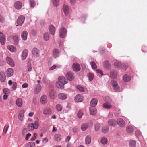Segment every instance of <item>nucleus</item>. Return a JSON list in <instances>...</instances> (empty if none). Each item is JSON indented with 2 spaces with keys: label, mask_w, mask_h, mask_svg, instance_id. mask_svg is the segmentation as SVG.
I'll return each instance as SVG.
<instances>
[{
  "label": "nucleus",
  "mask_w": 147,
  "mask_h": 147,
  "mask_svg": "<svg viewBox=\"0 0 147 147\" xmlns=\"http://www.w3.org/2000/svg\"><path fill=\"white\" fill-rule=\"evenodd\" d=\"M67 83L65 77L61 76L58 78V81L56 82V85L58 88L63 89V88L64 86Z\"/></svg>",
  "instance_id": "f257e3e1"
},
{
  "label": "nucleus",
  "mask_w": 147,
  "mask_h": 147,
  "mask_svg": "<svg viewBox=\"0 0 147 147\" xmlns=\"http://www.w3.org/2000/svg\"><path fill=\"white\" fill-rule=\"evenodd\" d=\"M114 65L116 68L121 67L124 70H125L128 67L127 63L121 64L120 62L118 61L114 63Z\"/></svg>",
  "instance_id": "f03ea898"
},
{
  "label": "nucleus",
  "mask_w": 147,
  "mask_h": 147,
  "mask_svg": "<svg viewBox=\"0 0 147 147\" xmlns=\"http://www.w3.org/2000/svg\"><path fill=\"white\" fill-rule=\"evenodd\" d=\"M59 36L60 38H64L66 36L67 30L64 27H61L59 30Z\"/></svg>",
  "instance_id": "7ed1b4c3"
},
{
  "label": "nucleus",
  "mask_w": 147,
  "mask_h": 147,
  "mask_svg": "<svg viewBox=\"0 0 147 147\" xmlns=\"http://www.w3.org/2000/svg\"><path fill=\"white\" fill-rule=\"evenodd\" d=\"M111 84L112 86L114 88L113 90L114 91L119 92L120 88L118 86V83L117 82L114 80L112 81Z\"/></svg>",
  "instance_id": "20e7f679"
},
{
  "label": "nucleus",
  "mask_w": 147,
  "mask_h": 147,
  "mask_svg": "<svg viewBox=\"0 0 147 147\" xmlns=\"http://www.w3.org/2000/svg\"><path fill=\"white\" fill-rule=\"evenodd\" d=\"M25 20V17L22 15L19 16L17 20V24L19 26H21L24 23Z\"/></svg>",
  "instance_id": "39448f33"
},
{
  "label": "nucleus",
  "mask_w": 147,
  "mask_h": 147,
  "mask_svg": "<svg viewBox=\"0 0 147 147\" xmlns=\"http://www.w3.org/2000/svg\"><path fill=\"white\" fill-rule=\"evenodd\" d=\"M5 74L7 77H11L14 74V70L12 68H9L6 71Z\"/></svg>",
  "instance_id": "423d86ee"
},
{
  "label": "nucleus",
  "mask_w": 147,
  "mask_h": 147,
  "mask_svg": "<svg viewBox=\"0 0 147 147\" xmlns=\"http://www.w3.org/2000/svg\"><path fill=\"white\" fill-rule=\"evenodd\" d=\"M66 77L69 81H72L74 78V73L71 72H68L66 74Z\"/></svg>",
  "instance_id": "0eeeda50"
},
{
  "label": "nucleus",
  "mask_w": 147,
  "mask_h": 147,
  "mask_svg": "<svg viewBox=\"0 0 147 147\" xmlns=\"http://www.w3.org/2000/svg\"><path fill=\"white\" fill-rule=\"evenodd\" d=\"M84 97L81 94H78L75 97V101L76 102H82L84 100Z\"/></svg>",
  "instance_id": "6e6552de"
},
{
  "label": "nucleus",
  "mask_w": 147,
  "mask_h": 147,
  "mask_svg": "<svg viewBox=\"0 0 147 147\" xmlns=\"http://www.w3.org/2000/svg\"><path fill=\"white\" fill-rule=\"evenodd\" d=\"M6 61L7 63L11 67H13L15 66L14 63L10 57H7L6 58Z\"/></svg>",
  "instance_id": "1a4fd4ad"
},
{
  "label": "nucleus",
  "mask_w": 147,
  "mask_h": 147,
  "mask_svg": "<svg viewBox=\"0 0 147 147\" xmlns=\"http://www.w3.org/2000/svg\"><path fill=\"white\" fill-rule=\"evenodd\" d=\"M6 39L4 34L0 32V42L2 45H4L5 43Z\"/></svg>",
  "instance_id": "9d476101"
},
{
  "label": "nucleus",
  "mask_w": 147,
  "mask_h": 147,
  "mask_svg": "<svg viewBox=\"0 0 147 147\" xmlns=\"http://www.w3.org/2000/svg\"><path fill=\"white\" fill-rule=\"evenodd\" d=\"M117 123L120 127H123L125 125V121L122 119H118L117 121Z\"/></svg>",
  "instance_id": "9b49d317"
},
{
  "label": "nucleus",
  "mask_w": 147,
  "mask_h": 147,
  "mask_svg": "<svg viewBox=\"0 0 147 147\" xmlns=\"http://www.w3.org/2000/svg\"><path fill=\"white\" fill-rule=\"evenodd\" d=\"M6 80V76L4 72L0 71V80L2 82H5Z\"/></svg>",
  "instance_id": "f8f14e48"
},
{
  "label": "nucleus",
  "mask_w": 147,
  "mask_h": 147,
  "mask_svg": "<svg viewBox=\"0 0 147 147\" xmlns=\"http://www.w3.org/2000/svg\"><path fill=\"white\" fill-rule=\"evenodd\" d=\"M28 50L26 49H25L23 50L21 55L22 59L24 60L26 58L28 55Z\"/></svg>",
  "instance_id": "ddd939ff"
},
{
  "label": "nucleus",
  "mask_w": 147,
  "mask_h": 147,
  "mask_svg": "<svg viewBox=\"0 0 147 147\" xmlns=\"http://www.w3.org/2000/svg\"><path fill=\"white\" fill-rule=\"evenodd\" d=\"M52 111L51 109L48 107L45 108L43 111V114L45 115H49L51 114Z\"/></svg>",
  "instance_id": "4468645a"
},
{
  "label": "nucleus",
  "mask_w": 147,
  "mask_h": 147,
  "mask_svg": "<svg viewBox=\"0 0 147 147\" xmlns=\"http://www.w3.org/2000/svg\"><path fill=\"white\" fill-rule=\"evenodd\" d=\"M72 68L74 71H78L80 69L79 64L77 63H74L72 66Z\"/></svg>",
  "instance_id": "2eb2a0df"
},
{
  "label": "nucleus",
  "mask_w": 147,
  "mask_h": 147,
  "mask_svg": "<svg viewBox=\"0 0 147 147\" xmlns=\"http://www.w3.org/2000/svg\"><path fill=\"white\" fill-rule=\"evenodd\" d=\"M41 89V86L39 84H37L35 86L34 92L35 94H38L40 92Z\"/></svg>",
  "instance_id": "dca6fc26"
},
{
  "label": "nucleus",
  "mask_w": 147,
  "mask_h": 147,
  "mask_svg": "<svg viewBox=\"0 0 147 147\" xmlns=\"http://www.w3.org/2000/svg\"><path fill=\"white\" fill-rule=\"evenodd\" d=\"M49 96L51 99H55L56 96V92L53 90H51L49 91Z\"/></svg>",
  "instance_id": "f3484780"
},
{
  "label": "nucleus",
  "mask_w": 147,
  "mask_h": 147,
  "mask_svg": "<svg viewBox=\"0 0 147 147\" xmlns=\"http://www.w3.org/2000/svg\"><path fill=\"white\" fill-rule=\"evenodd\" d=\"M68 96L67 94L61 93L59 94L58 95V98L61 100H65L67 98Z\"/></svg>",
  "instance_id": "a211bd4d"
},
{
  "label": "nucleus",
  "mask_w": 147,
  "mask_h": 147,
  "mask_svg": "<svg viewBox=\"0 0 147 147\" xmlns=\"http://www.w3.org/2000/svg\"><path fill=\"white\" fill-rule=\"evenodd\" d=\"M64 13L65 15H68L69 13V9L67 5L64 4L63 7Z\"/></svg>",
  "instance_id": "6ab92c4d"
},
{
  "label": "nucleus",
  "mask_w": 147,
  "mask_h": 147,
  "mask_svg": "<svg viewBox=\"0 0 147 147\" xmlns=\"http://www.w3.org/2000/svg\"><path fill=\"white\" fill-rule=\"evenodd\" d=\"M89 109L90 114L92 115H94L97 113L96 109L94 107H90Z\"/></svg>",
  "instance_id": "aec40b11"
},
{
  "label": "nucleus",
  "mask_w": 147,
  "mask_h": 147,
  "mask_svg": "<svg viewBox=\"0 0 147 147\" xmlns=\"http://www.w3.org/2000/svg\"><path fill=\"white\" fill-rule=\"evenodd\" d=\"M49 31L51 34L52 35L54 34L55 29V27L53 25H51L49 26Z\"/></svg>",
  "instance_id": "412c9836"
},
{
  "label": "nucleus",
  "mask_w": 147,
  "mask_h": 147,
  "mask_svg": "<svg viewBox=\"0 0 147 147\" xmlns=\"http://www.w3.org/2000/svg\"><path fill=\"white\" fill-rule=\"evenodd\" d=\"M28 33L26 31H23L21 34V37L22 39L24 40H26L27 39Z\"/></svg>",
  "instance_id": "4be33fe9"
},
{
  "label": "nucleus",
  "mask_w": 147,
  "mask_h": 147,
  "mask_svg": "<svg viewBox=\"0 0 147 147\" xmlns=\"http://www.w3.org/2000/svg\"><path fill=\"white\" fill-rule=\"evenodd\" d=\"M25 111L24 110H21L19 113L18 119L21 121L23 120L24 116Z\"/></svg>",
  "instance_id": "5701e85b"
},
{
  "label": "nucleus",
  "mask_w": 147,
  "mask_h": 147,
  "mask_svg": "<svg viewBox=\"0 0 147 147\" xmlns=\"http://www.w3.org/2000/svg\"><path fill=\"white\" fill-rule=\"evenodd\" d=\"M47 101V97L45 95L42 96L40 98V101L42 104H46Z\"/></svg>",
  "instance_id": "b1692460"
},
{
  "label": "nucleus",
  "mask_w": 147,
  "mask_h": 147,
  "mask_svg": "<svg viewBox=\"0 0 147 147\" xmlns=\"http://www.w3.org/2000/svg\"><path fill=\"white\" fill-rule=\"evenodd\" d=\"M97 102L98 101L96 98H93L92 99L90 102L91 107H94L96 106Z\"/></svg>",
  "instance_id": "393cba45"
},
{
  "label": "nucleus",
  "mask_w": 147,
  "mask_h": 147,
  "mask_svg": "<svg viewBox=\"0 0 147 147\" xmlns=\"http://www.w3.org/2000/svg\"><path fill=\"white\" fill-rule=\"evenodd\" d=\"M110 76L111 78L114 79L117 77V74L116 71H112L110 72Z\"/></svg>",
  "instance_id": "a878e982"
},
{
  "label": "nucleus",
  "mask_w": 147,
  "mask_h": 147,
  "mask_svg": "<svg viewBox=\"0 0 147 147\" xmlns=\"http://www.w3.org/2000/svg\"><path fill=\"white\" fill-rule=\"evenodd\" d=\"M131 76L127 74H125L123 77V80L125 82H128L131 80Z\"/></svg>",
  "instance_id": "bb28decb"
},
{
  "label": "nucleus",
  "mask_w": 147,
  "mask_h": 147,
  "mask_svg": "<svg viewBox=\"0 0 147 147\" xmlns=\"http://www.w3.org/2000/svg\"><path fill=\"white\" fill-rule=\"evenodd\" d=\"M108 124L109 125L114 126L117 124V121L114 119H110L108 121Z\"/></svg>",
  "instance_id": "cd10ccee"
},
{
  "label": "nucleus",
  "mask_w": 147,
  "mask_h": 147,
  "mask_svg": "<svg viewBox=\"0 0 147 147\" xmlns=\"http://www.w3.org/2000/svg\"><path fill=\"white\" fill-rule=\"evenodd\" d=\"M91 141V137L90 135L87 136L85 138V143L86 144H90Z\"/></svg>",
  "instance_id": "c85d7f7f"
},
{
  "label": "nucleus",
  "mask_w": 147,
  "mask_h": 147,
  "mask_svg": "<svg viewBox=\"0 0 147 147\" xmlns=\"http://www.w3.org/2000/svg\"><path fill=\"white\" fill-rule=\"evenodd\" d=\"M22 4L19 1L16 2L14 4V7L17 9H20L22 7Z\"/></svg>",
  "instance_id": "c756f323"
},
{
  "label": "nucleus",
  "mask_w": 147,
  "mask_h": 147,
  "mask_svg": "<svg viewBox=\"0 0 147 147\" xmlns=\"http://www.w3.org/2000/svg\"><path fill=\"white\" fill-rule=\"evenodd\" d=\"M38 50L37 48H34L32 49V53L34 55L36 56V57L38 56Z\"/></svg>",
  "instance_id": "7c9ffc66"
},
{
  "label": "nucleus",
  "mask_w": 147,
  "mask_h": 147,
  "mask_svg": "<svg viewBox=\"0 0 147 147\" xmlns=\"http://www.w3.org/2000/svg\"><path fill=\"white\" fill-rule=\"evenodd\" d=\"M53 55L56 58L58 57L59 55V50L57 49H55L53 51Z\"/></svg>",
  "instance_id": "2f4dec72"
},
{
  "label": "nucleus",
  "mask_w": 147,
  "mask_h": 147,
  "mask_svg": "<svg viewBox=\"0 0 147 147\" xmlns=\"http://www.w3.org/2000/svg\"><path fill=\"white\" fill-rule=\"evenodd\" d=\"M7 49L9 50L11 52H14L16 51V47L12 45H9L7 47Z\"/></svg>",
  "instance_id": "473e14b6"
},
{
  "label": "nucleus",
  "mask_w": 147,
  "mask_h": 147,
  "mask_svg": "<svg viewBox=\"0 0 147 147\" xmlns=\"http://www.w3.org/2000/svg\"><path fill=\"white\" fill-rule=\"evenodd\" d=\"M54 137V139L57 141H60L61 139V136L59 134H55Z\"/></svg>",
  "instance_id": "72a5a7b5"
},
{
  "label": "nucleus",
  "mask_w": 147,
  "mask_h": 147,
  "mask_svg": "<svg viewBox=\"0 0 147 147\" xmlns=\"http://www.w3.org/2000/svg\"><path fill=\"white\" fill-rule=\"evenodd\" d=\"M16 105L18 107H20L21 106L22 104V99L20 98H18L16 100Z\"/></svg>",
  "instance_id": "f704fd0d"
},
{
  "label": "nucleus",
  "mask_w": 147,
  "mask_h": 147,
  "mask_svg": "<svg viewBox=\"0 0 147 147\" xmlns=\"http://www.w3.org/2000/svg\"><path fill=\"white\" fill-rule=\"evenodd\" d=\"M87 76L90 81H92L94 78V75L91 73H89L87 74Z\"/></svg>",
  "instance_id": "c9c22d12"
},
{
  "label": "nucleus",
  "mask_w": 147,
  "mask_h": 147,
  "mask_svg": "<svg viewBox=\"0 0 147 147\" xmlns=\"http://www.w3.org/2000/svg\"><path fill=\"white\" fill-rule=\"evenodd\" d=\"M100 142L102 144L105 145L108 142L107 139L106 138L103 137L101 138Z\"/></svg>",
  "instance_id": "e433bc0d"
},
{
  "label": "nucleus",
  "mask_w": 147,
  "mask_h": 147,
  "mask_svg": "<svg viewBox=\"0 0 147 147\" xmlns=\"http://www.w3.org/2000/svg\"><path fill=\"white\" fill-rule=\"evenodd\" d=\"M126 130L128 133H131L133 131V128L132 127L129 126L127 127Z\"/></svg>",
  "instance_id": "4c0bfd02"
},
{
  "label": "nucleus",
  "mask_w": 147,
  "mask_h": 147,
  "mask_svg": "<svg viewBox=\"0 0 147 147\" xmlns=\"http://www.w3.org/2000/svg\"><path fill=\"white\" fill-rule=\"evenodd\" d=\"M35 144L34 142H29L26 145L25 147H34Z\"/></svg>",
  "instance_id": "58836bf2"
},
{
  "label": "nucleus",
  "mask_w": 147,
  "mask_h": 147,
  "mask_svg": "<svg viewBox=\"0 0 147 147\" xmlns=\"http://www.w3.org/2000/svg\"><path fill=\"white\" fill-rule=\"evenodd\" d=\"M88 127V124L84 123L82 125L81 127V129L82 130L85 131L87 129Z\"/></svg>",
  "instance_id": "ea45409f"
},
{
  "label": "nucleus",
  "mask_w": 147,
  "mask_h": 147,
  "mask_svg": "<svg viewBox=\"0 0 147 147\" xmlns=\"http://www.w3.org/2000/svg\"><path fill=\"white\" fill-rule=\"evenodd\" d=\"M103 107L105 109H109L111 107V106L108 103H105L103 104Z\"/></svg>",
  "instance_id": "a19ab883"
},
{
  "label": "nucleus",
  "mask_w": 147,
  "mask_h": 147,
  "mask_svg": "<svg viewBox=\"0 0 147 147\" xmlns=\"http://www.w3.org/2000/svg\"><path fill=\"white\" fill-rule=\"evenodd\" d=\"M56 109L57 111L60 112L62 111V107L60 104H57L55 106Z\"/></svg>",
  "instance_id": "79ce46f5"
},
{
  "label": "nucleus",
  "mask_w": 147,
  "mask_h": 147,
  "mask_svg": "<svg viewBox=\"0 0 147 147\" xmlns=\"http://www.w3.org/2000/svg\"><path fill=\"white\" fill-rule=\"evenodd\" d=\"M83 115V113L82 110H79L77 116L79 119L82 118V116Z\"/></svg>",
  "instance_id": "37998d69"
},
{
  "label": "nucleus",
  "mask_w": 147,
  "mask_h": 147,
  "mask_svg": "<svg viewBox=\"0 0 147 147\" xmlns=\"http://www.w3.org/2000/svg\"><path fill=\"white\" fill-rule=\"evenodd\" d=\"M130 146L131 147H136V143L135 141L131 140L129 142Z\"/></svg>",
  "instance_id": "c03bdc74"
},
{
  "label": "nucleus",
  "mask_w": 147,
  "mask_h": 147,
  "mask_svg": "<svg viewBox=\"0 0 147 147\" xmlns=\"http://www.w3.org/2000/svg\"><path fill=\"white\" fill-rule=\"evenodd\" d=\"M100 127V124L98 123H96L94 125V129L95 131H98Z\"/></svg>",
  "instance_id": "a18cd8bd"
},
{
  "label": "nucleus",
  "mask_w": 147,
  "mask_h": 147,
  "mask_svg": "<svg viewBox=\"0 0 147 147\" xmlns=\"http://www.w3.org/2000/svg\"><path fill=\"white\" fill-rule=\"evenodd\" d=\"M13 40L14 41L15 44H17L18 42L19 37L17 35H16L13 37Z\"/></svg>",
  "instance_id": "49530a36"
},
{
  "label": "nucleus",
  "mask_w": 147,
  "mask_h": 147,
  "mask_svg": "<svg viewBox=\"0 0 147 147\" xmlns=\"http://www.w3.org/2000/svg\"><path fill=\"white\" fill-rule=\"evenodd\" d=\"M9 126L8 124H6L4 127L3 134L5 135L7 131Z\"/></svg>",
  "instance_id": "de8ad7c7"
},
{
  "label": "nucleus",
  "mask_w": 147,
  "mask_h": 147,
  "mask_svg": "<svg viewBox=\"0 0 147 147\" xmlns=\"http://www.w3.org/2000/svg\"><path fill=\"white\" fill-rule=\"evenodd\" d=\"M43 38L44 40L46 41H48L49 39V36L48 33H45L43 34Z\"/></svg>",
  "instance_id": "09e8293b"
},
{
  "label": "nucleus",
  "mask_w": 147,
  "mask_h": 147,
  "mask_svg": "<svg viewBox=\"0 0 147 147\" xmlns=\"http://www.w3.org/2000/svg\"><path fill=\"white\" fill-rule=\"evenodd\" d=\"M104 67L106 69H108L109 66V64L108 61H104L103 63Z\"/></svg>",
  "instance_id": "8fccbe9b"
},
{
  "label": "nucleus",
  "mask_w": 147,
  "mask_h": 147,
  "mask_svg": "<svg viewBox=\"0 0 147 147\" xmlns=\"http://www.w3.org/2000/svg\"><path fill=\"white\" fill-rule=\"evenodd\" d=\"M102 131L103 133H106L109 131V128L108 126L103 127L102 128Z\"/></svg>",
  "instance_id": "3c124183"
},
{
  "label": "nucleus",
  "mask_w": 147,
  "mask_h": 147,
  "mask_svg": "<svg viewBox=\"0 0 147 147\" xmlns=\"http://www.w3.org/2000/svg\"><path fill=\"white\" fill-rule=\"evenodd\" d=\"M77 88L80 92H83L84 91V88L80 86H77Z\"/></svg>",
  "instance_id": "603ef678"
},
{
  "label": "nucleus",
  "mask_w": 147,
  "mask_h": 147,
  "mask_svg": "<svg viewBox=\"0 0 147 147\" xmlns=\"http://www.w3.org/2000/svg\"><path fill=\"white\" fill-rule=\"evenodd\" d=\"M90 64L92 68L93 69H95L97 68V65L94 62H91Z\"/></svg>",
  "instance_id": "864d4df0"
},
{
  "label": "nucleus",
  "mask_w": 147,
  "mask_h": 147,
  "mask_svg": "<svg viewBox=\"0 0 147 147\" xmlns=\"http://www.w3.org/2000/svg\"><path fill=\"white\" fill-rule=\"evenodd\" d=\"M61 67V66L59 65H54L52 67H51L50 69V70H53L55 68H60Z\"/></svg>",
  "instance_id": "5fc2aeb1"
},
{
  "label": "nucleus",
  "mask_w": 147,
  "mask_h": 147,
  "mask_svg": "<svg viewBox=\"0 0 147 147\" xmlns=\"http://www.w3.org/2000/svg\"><path fill=\"white\" fill-rule=\"evenodd\" d=\"M28 129L30 131H32L35 129L33 123H31L29 124L28 125Z\"/></svg>",
  "instance_id": "6e6d98bb"
},
{
  "label": "nucleus",
  "mask_w": 147,
  "mask_h": 147,
  "mask_svg": "<svg viewBox=\"0 0 147 147\" xmlns=\"http://www.w3.org/2000/svg\"><path fill=\"white\" fill-rule=\"evenodd\" d=\"M52 2L55 6L57 7L59 5V0H52Z\"/></svg>",
  "instance_id": "4d7b16f0"
},
{
  "label": "nucleus",
  "mask_w": 147,
  "mask_h": 147,
  "mask_svg": "<svg viewBox=\"0 0 147 147\" xmlns=\"http://www.w3.org/2000/svg\"><path fill=\"white\" fill-rule=\"evenodd\" d=\"M33 123L34 129H37L39 127V123L37 121H35Z\"/></svg>",
  "instance_id": "13d9d810"
},
{
  "label": "nucleus",
  "mask_w": 147,
  "mask_h": 147,
  "mask_svg": "<svg viewBox=\"0 0 147 147\" xmlns=\"http://www.w3.org/2000/svg\"><path fill=\"white\" fill-rule=\"evenodd\" d=\"M17 84L15 82H13V83L12 84V90H15L17 88Z\"/></svg>",
  "instance_id": "bf43d9fd"
},
{
  "label": "nucleus",
  "mask_w": 147,
  "mask_h": 147,
  "mask_svg": "<svg viewBox=\"0 0 147 147\" xmlns=\"http://www.w3.org/2000/svg\"><path fill=\"white\" fill-rule=\"evenodd\" d=\"M30 2L31 7H34L35 5L34 1V0H30Z\"/></svg>",
  "instance_id": "052dcab7"
},
{
  "label": "nucleus",
  "mask_w": 147,
  "mask_h": 147,
  "mask_svg": "<svg viewBox=\"0 0 147 147\" xmlns=\"http://www.w3.org/2000/svg\"><path fill=\"white\" fill-rule=\"evenodd\" d=\"M32 69L31 64L28 63L27 66V70L28 71H30Z\"/></svg>",
  "instance_id": "680f3d73"
},
{
  "label": "nucleus",
  "mask_w": 147,
  "mask_h": 147,
  "mask_svg": "<svg viewBox=\"0 0 147 147\" xmlns=\"http://www.w3.org/2000/svg\"><path fill=\"white\" fill-rule=\"evenodd\" d=\"M37 136V134L36 133H34L33 134V136H32L31 137V138H30V140L31 141H33L36 138V136Z\"/></svg>",
  "instance_id": "e2e57ef3"
},
{
  "label": "nucleus",
  "mask_w": 147,
  "mask_h": 147,
  "mask_svg": "<svg viewBox=\"0 0 147 147\" xmlns=\"http://www.w3.org/2000/svg\"><path fill=\"white\" fill-rule=\"evenodd\" d=\"M3 93L6 94H7L10 92V90L7 88H5L3 89Z\"/></svg>",
  "instance_id": "0e129e2a"
},
{
  "label": "nucleus",
  "mask_w": 147,
  "mask_h": 147,
  "mask_svg": "<svg viewBox=\"0 0 147 147\" xmlns=\"http://www.w3.org/2000/svg\"><path fill=\"white\" fill-rule=\"evenodd\" d=\"M43 81L44 83H47L48 82V80L47 78V76L44 75L43 77Z\"/></svg>",
  "instance_id": "69168bd1"
},
{
  "label": "nucleus",
  "mask_w": 147,
  "mask_h": 147,
  "mask_svg": "<svg viewBox=\"0 0 147 147\" xmlns=\"http://www.w3.org/2000/svg\"><path fill=\"white\" fill-rule=\"evenodd\" d=\"M96 72L98 74H99L100 75H101L102 76L103 75V73L102 71L99 69H97L96 70Z\"/></svg>",
  "instance_id": "338daca9"
},
{
  "label": "nucleus",
  "mask_w": 147,
  "mask_h": 147,
  "mask_svg": "<svg viewBox=\"0 0 147 147\" xmlns=\"http://www.w3.org/2000/svg\"><path fill=\"white\" fill-rule=\"evenodd\" d=\"M31 136V134L30 133H28L27 134L26 136L25 139L27 140H28L29 138Z\"/></svg>",
  "instance_id": "774afa93"
}]
</instances>
